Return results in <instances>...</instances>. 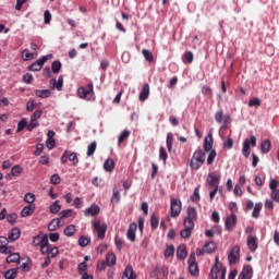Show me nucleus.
<instances>
[{
	"instance_id": "nucleus-1",
	"label": "nucleus",
	"mask_w": 279,
	"mask_h": 279,
	"mask_svg": "<svg viewBox=\"0 0 279 279\" xmlns=\"http://www.w3.org/2000/svg\"><path fill=\"white\" fill-rule=\"evenodd\" d=\"M204 162H206V153L203 149H196L190 161L191 169L197 171L202 169Z\"/></svg>"
},
{
	"instance_id": "nucleus-2",
	"label": "nucleus",
	"mask_w": 279,
	"mask_h": 279,
	"mask_svg": "<svg viewBox=\"0 0 279 279\" xmlns=\"http://www.w3.org/2000/svg\"><path fill=\"white\" fill-rule=\"evenodd\" d=\"M77 97L85 99L86 101H95V92L93 90V83L86 86L78 87Z\"/></svg>"
},
{
	"instance_id": "nucleus-3",
	"label": "nucleus",
	"mask_w": 279,
	"mask_h": 279,
	"mask_svg": "<svg viewBox=\"0 0 279 279\" xmlns=\"http://www.w3.org/2000/svg\"><path fill=\"white\" fill-rule=\"evenodd\" d=\"M209 277L211 279H226V268H223L221 262H219V256L216 257V263L211 267Z\"/></svg>"
},
{
	"instance_id": "nucleus-4",
	"label": "nucleus",
	"mask_w": 279,
	"mask_h": 279,
	"mask_svg": "<svg viewBox=\"0 0 279 279\" xmlns=\"http://www.w3.org/2000/svg\"><path fill=\"white\" fill-rule=\"evenodd\" d=\"M229 265H236L241 260V246L235 245L228 254Z\"/></svg>"
},
{
	"instance_id": "nucleus-5",
	"label": "nucleus",
	"mask_w": 279,
	"mask_h": 279,
	"mask_svg": "<svg viewBox=\"0 0 279 279\" xmlns=\"http://www.w3.org/2000/svg\"><path fill=\"white\" fill-rule=\"evenodd\" d=\"M51 58H53V54H47L41 57L40 59H38L37 61H35L33 64L28 66V71H34V72L43 71V66H45V63L47 62V60H51Z\"/></svg>"
},
{
	"instance_id": "nucleus-6",
	"label": "nucleus",
	"mask_w": 279,
	"mask_h": 279,
	"mask_svg": "<svg viewBox=\"0 0 279 279\" xmlns=\"http://www.w3.org/2000/svg\"><path fill=\"white\" fill-rule=\"evenodd\" d=\"M187 264H189V272L191 274V276H194V277L199 276V266L197 265V260L195 259V252L191 253Z\"/></svg>"
},
{
	"instance_id": "nucleus-7",
	"label": "nucleus",
	"mask_w": 279,
	"mask_h": 279,
	"mask_svg": "<svg viewBox=\"0 0 279 279\" xmlns=\"http://www.w3.org/2000/svg\"><path fill=\"white\" fill-rule=\"evenodd\" d=\"M170 210L171 217H180V213H182V201L178 198H171L170 201Z\"/></svg>"
},
{
	"instance_id": "nucleus-8",
	"label": "nucleus",
	"mask_w": 279,
	"mask_h": 279,
	"mask_svg": "<svg viewBox=\"0 0 279 279\" xmlns=\"http://www.w3.org/2000/svg\"><path fill=\"white\" fill-rule=\"evenodd\" d=\"M250 145H252V147H256V136L252 135L251 140L248 138L244 140L242 154L245 158H250V154L252 153Z\"/></svg>"
},
{
	"instance_id": "nucleus-9",
	"label": "nucleus",
	"mask_w": 279,
	"mask_h": 279,
	"mask_svg": "<svg viewBox=\"0 0 279 279\" xmlns=\"http://www.w3.org/2000/svg\"><path fill=\"white\" fill-rule=\"evenodd\" d=\"M236 221H238V218L235 214H231L230 216H228L225 221L226 230H228V232H232V230L236 228Z\"/></svg>"
},
{
	"instance_id": "nucleus-10",
	"label": "nucleus",
	"mask_w": 279,
	"mask_h": 279,
	"mask_svg": "<svg viewBox=\"0 0 279 279\" xmlns=\"http://www.w3.org/2000/svg\"><path fill=\"white\" fill-rule=\"evenodd\" d=\"M195 221H197V209L195 207H187V216L184 219V223H192L195 226Z\"/></svg>"
},
{
	"instance_id": "nucleus-11",
	"label": "nucleus",
	"mask_w": 279,
	"mask_h": 279,
	"mask_svg": "<svg viewBox=\"0 0 279 279\" xmlns=\"http://www.w3.org/2000/svg\"><path fill=\"white\" fill-rule=\"evenodd\" d=\"M184 229L181 230L180 234L182 239H190L191 234H193V229L195 228V225H192L190 222H183Z\"/></svg>"
},
{
	"instance_id": "nucleus-12",
	"label": "nucleus",
	"mask_w": 279,
	"mask_h": 279,
	"mask_svg": "<svg viewBox=\"0 0 279 279\" xmlns=\"http://www.w3.org/2000/svg\"><path fill=\"white\" fill-rule=\"evenodd\" d=\"M138 229V225L136 222H132L129 226L128 232H126V239L131 241V243H134L136 241V230Z\"/></svg>"
},
{
	"instance_id": "nucleus-13",
	"label": "nucleus",
	"mask_w": 279,
	"mask_h": 279,
	"mask_svg": "<svg viewBox=\"0 0 279 279\" xmlns=\"http://www.w3.org/2000/svg\"><path fill=\"white\" fill-rule=\"evenodd\" d=\"M94 230L98 234V239H105L106 236V225H101L99 220L93 222Z\"/></svg>"
},
{
	"instance_id": "nucleus-14",
	"label": "nucleus",
	"mask_w": 279,
	"mask_h": 279,
	"mask_svg": "<svg viewBox=\"0 0 279 279\" xmlns=\"http://www.w3.org/2000/svg\"><path fill=\"white\" fill-rule=\"evenodd\" d=\"M101 213V208H99L98 205L93 204L90 207L86 208L84 210V216L85 217H97Z\"/></svg>"
},
{
	"instance_id": "nucleus-15",
	"label": "nucleus",
	"mask_w": 279,
	"mask_h": 279,
	"mask_svg": "<svg viewBox=\"0 0 279 279\" xmlns=\"http://www.w3.org/2000/svg\"><path fill=\"white\" fill-rule=\"evenodd\" d=\"M221 178L215 173H209L207 178V183L211 189H219V182Z\"/></svg>"
},
{
	"instance_id": "nucleus-16",
	"label": "nucleus",
	"mask_w": 279,
	"mask_h": 279,
	"mask_svg": "<svg viewBox=\"0 0 279 279\" xmlns=\"http://www.w3.org/2000/svg\"><path fill=\"white\" fill-rule=\"evenodd\" d=\"M253 274H254V270L252 269V266L246 265L243 267L238 279H252Z\"/></svg>"
},
{
	"instance_id": "nucleus-17",
	"label": "nucleus",
	"mask_w": 279,
	"mask_h": 279,
	"mask_svg": "<svg viewBox=\"0 0 279 279\" xmlns=\"http://www.w3.org/2000/svg\"><path fill=\"white\" fill-rule=\"evenodd\" d=\"M119 202H121V191L119 190V187L117 185H114L112 196L110 199V204H111V206H114L116 204H119Z\"/></svg>"
},
{
	"instance_id": "nucleus-18",
	"label": "nucleus",
	"mask_w": 279,
	"mask_h": 279,
	"mask_svg": "<svg viewBox=\"0 0 279 279\" xmlns=\"http://www.w3.org/2000/svg\"><path fill=\"white\" fill-rule=\"evenodd\" d=\"M247 247L251 252H256V250H258V238L248 235Z\"/></svg>"
},
{
	"instance_id": "nucleus-19",
	"label": "nucleus",
	"mask_w": 279,
	"mask_h": 279,
	"mask_svg": "<svg viewBox=\"0 0 279 279\" xmlns=\"http://www.w3.org/2000/svg\"><path fill=\"white\" fill-rule=\"evenodd\" d=\"M49 240V235L45 234V235H36L33 239V245L35 247H38V245H45L47 243V241Z\"/></svg>"
},
{
	"instance_id": "nucleus-20",
	"label": "nucleus",
	"mask_w": 279,
	"mask_h": 279,
	"mask_svg": "<svg viewBox=\"0 0 279 279\" xmlns=\"http://www.w3.org/2000/svg\"><path fill=\"white\" fill-rule=\"evenodd\" d=\"M58 228H62V220L60 218H54L48 225L49 232H56Z\"/></svg>"
},
{
	"instance_id": "nucleus-21",
	"label": "nucleus",
	"mask_w": 279,
	"mask_h": 279,
	"mask_svg": "<svg viewBox=\"0 0 279 279\" xmlns=\"http://www.w3.org/2000/svg\"><path fill=\"white\" fill-rule=\"evenodd\" d=\"M8 243L10 240L5 236H0V254H10V248H8Z\"/></svg>"
},
{
	"instance_id": "nucleus-22",
	"label": "nucleus",
	"mask_w": 279,
	"mask_h": 279,
	"mask_svg": "<svg viewBox=\"0 0 279 279\" xmlns=\"http://www.w3.org/2000/svg\"><path fill=\"white\" fill-rule=\"evenodd\" d=\"M148 98H149V83H145L140 93V101H147Z\"/></svg>"
},
{
	"instance_id": "nucleus-23",
	"label": "nucleus",
	"mask_w": 279,
	"mask_h": 279,
	"mask_svg": "<svg viewBox=\"0 0 279 279\" xmlns=\"http://www.w3.org/2000/svg\"><path fill=\"white\" fill-rule=\"evenodd\" d=\"M51 88H57L58 90H62V86H64V77L59 76L58 81L52 78L50 81Z\"/></svg>"
},
{
	"instance_id": "nucleus-24",
	"label": "nucleus",
	"mask_w": 279,
	"mask_h": 279,
	"mask_svg": "<svg viewBox=\"0 0 279 279\" xmlns=\"http://www.w3.org/2000/svg\"><path fill=\"white\" fill-rule=\"evenodd\" d=\"M36 210V205H27L21 211V217H32Z\"/></svg>"
},
{
	"instance_id": "nucleus-25",
	"label": "nucleus",
	"mask_w": 279,
	"mask_h": 279,
	"mask_svg": "<svg viewBox=\"0 0 279 279\" xmlns=\"http://www.w3.org/2000/svg\"><path fill=\"white\" fill-rule=\"evenodd\" d=\"M122 279H136V272H134L132 266H126Z\"/></svg>"
},
{
	"instance_id": "nucleus-26",
	"label": "nucleus",
	"mask_w": 279,
	"mask_h": 279,
	"mask_svg": "<svg viewBox=\"0 0 279 279\" xmlns=\"http://www.w3.org/2000/svg\"><path fill=\"white\" fill-rule=\"evenodd\" d=\"M21 238V229L19 228H13L10 233H9V241L14 242L17 241V239Z\"/></svg>"
},
{
	"instance_id": "nucleus-27",
	"label": "nucleus",
	"mask_w": 279,
	"mask_h": 279,
	"mask_svg": "<svg viewBox=\"0 0 279 279\" xmlns=\"http://www.w3.org/2000/svg\"><path fill=\"white\" fill-rule=\"evenodd\" d=\"M205 151H213V134H208L204 142Z\"/></svg>"
},
{
	"instance_id": "nucleus-28",
	"label": "nucleus",
	"mask_w": 279,
	"mask_h": 279,
	"mask_svg": "<svg viewBox=\"0 0 279 279\" xmlns=\"http://www.w3.org/2000/svg\"><path fill=\"white\" fill-rule=\"evenodd\" d=\"M35 95H36V97H39L40 99H47V97H51V90H49V89H36Z\"/></svg>"
},
{
	"instance_id": "nucleus-29",
	"label": "nucleus",
	"mask_w": 279,
	"mask_h": 279,
	"mask_svg": "<svg viewBox=\"0 0 279 279\" xmlns=\"http://www.w3.org/2000/svg\"><path fill=\"white\" fill-rule=\"evenodd\" d=\"M21 173H23V168H21V166H14L12 169H11V173L8 174L5 177L7 180H10V175H13L14 178H19V175H21Z\"/></svg>"
},
{
	"instance_id": "nucleus-30",
	"label": "nucleus",
	"mask_w": 279,
	"mask_h": 279,
	"mask_svg": "<svg viewBox=\"0 0 279 279\" xmlns=\"http://www.w3.org/2000/svg\"><path fill=\"white\" fill-rule=\"evenodd\" d=\"M106 265L107 267H113V265H117V255L114 253H109L107 255Z\"/></svg>"
},
{
	"instance_id": "nucleus-31",
	"label": "nucleus",
	"mask_w": 279,
	"mask_h": 279,
	"mask_svg": "<svg viewBox=\"0 0 279 279\" xmlns=\"http://www.w3.org/2000/svg\"><path fill=\"white\" fill-rule=\"evenodd\" d=\"M215 250H217V244H215V242H207L204 244L205 254H213Z\"/></svg>"
},
{
	"instance_id": "nucleus-32",
	"label": "nucleus",
	"mask_w": 279,
	"mask_h": 279,
	"mask_svg": "<svg viewBox=\"0 0 279 279\" xmlns=\"http://www.w3.org/2000/svg\"><path fill=\"white\" fill-rule=\"evenodd\" d=\"M270 150H271V141L265 140L262 143L260 151H262V154H269Z\"/></svg>"
},
{
	"instance_id": "nucleus-33",
	"label": "nucleus",
	"mask_w": 279,
	"mask_h": 279,
	"mask_svg": "<svg viewBox=\"0 0 279 279\" xmlns=\"http://www.w3.org/2000/svg\"><path fill=\"white\" fill-rule=\"evenodd\" d=\"M68 159L74 167H77L80 165V158H77V153H71L68 150Z\"/></svg>"
},
{
	"instance_id": "nucleus-34",
	"label": "nucleus",
	"mask_w": 279,
	"mask_h": 279,
	"mask_svg": "<svg viewBox=\"0 0 279 279\" xmlns=\"http://www.w3.org/2000/svg\"><path fill=\"white\" fill-rule=\"evenodd\" d=\"M186 246H179L177 250V258L184 260L186 258Z\"/></svg>"
},
{
	"instance_id": "nucleus-35",
	"label": "nucleus",
	"mask_w": 279,
	"mask_h": 279,
	"mask_svg": "<svg viewBox=\"0 0 279 279\" xmlns=\"http://www.w3.org/2000/svg\"><path fill=\"white\" fill-rule=\"evenodd\" d=\"M260 210H263V203L255 204L253 213H252V217L254 219H258V217H260Z\"/></svg>"
},
{
	"instance_id": "nucleus-36",
	"label": "nucleus",
	"mask_w": 279,
	"mask_h": 279,
	"mask_svg": "<svg viewBox=\"0 0 279 279\" xmlns=\"http://www.w3.org/2000/svg\"><path fill=\"white\" fill-rule=\"evenodd\" d=\"M24 202L28 204V206H35L34 203L36 202V195H34V193H26Z\"/></svg>"
},
{
	"instance_id": "nucleus-37",
	"label": "nucleus",
	"mask_w": 279,
	"mask_h": 279,
	"mask_svg": "<svg viewBox=\"0 0 279 279\" xmlns=\"http://www.w3.org/2000/svg\"><path fill=\"white\" fill-rule=\"evenodd\" d=\"M194 56L192 51H186L183 54V62L184 64H193Z\"/></svg>"
},
{
	"instance_id": "nucleus-38",
	"label": "nucleus",
	"mask_w": 279,
	"mask_h": 279,
	"mask_svg": "<svg viewBox=\"0 0 279 279\" xmlns=\"http://www.w3.org/2000/svg\"><path fill=\"white\" fill-rule=\"evenodd\" d=\"M62 70V63L60 61H53L51 64V71L54 73V75H58L60 71Z\"/></svg>"
},
{
	"instance_id": "nucleus-39",
	"label": "nucleus",
	"mask_w": 279,
	"mask_h": 279,
	"mask_svg": "<svg viewBox=\"0 0 279 279\" xmlns=\"http://www.w3.org/2000/svg\"><path fill=\"white\" fill-rule=\"evenodd\" d=\"M21 255L19 253H12L7 257V263H19Z\"/></svg>"
},
{
	"instance_id": "nucleus-40",
	"label": "nucleus",
	"mask_w": 279,
	"mask_h": 279,
	"mask_svg": "<svg viewBox=\"0 0 279 279\" xmlns=\"http://www.w3.org/2000/svg\"><path fill=\"white\" fill-rule=\"evenodd\" d=\"M60 210H62V206H60L59 201H56L52 205H50V213H52V215L60 213Z\"/></svg>"
},
{
	"instance_id": "nucleus-41",
	"label": "nucleus",
	"mask_w": 279,
	"mask_h": 279,
	"mask_svg": "<svg viewBox=\"0 0 279 279\" xmlns=\"http://www.w3.org/2000/svg\"><path fill=\"white\" fill-rule=\"evenodd\" d=\"M130 130H124L118 138L119 145H121V143H123L124 141H128V138H130Z\"/></svg>"
},
{
	"instance_id": "nucleus-42",
	"label": "nucleus",
	"mask_w": 279,
	"mask_h": 279,
	"mask_svg": "<svg viewBox=\"0 0 279 279\" xmlns=\"http://www.w3.org/2000/svg\"><path fill=\"white\" fill-rule=\"evenodd\" d=\"M22 58L25 62L28 60H34V52H31L28 49L22 51Z\"/></svg>"
},
{
	"instance_id": "nucleus-43",
	"label": "nucleus",
	"mask_w": 279,
	"mask_h": 279,
	"mask_svg": "<svg viewBox=\"0 0 279 279\" xmlns=\"http://www.w3.org/2000/svg\"><path fill=\"white\" fill-rule=\"evenodd\" d=\"M114 167H116L114 160H112L110 158L106 160V171H107V173H112V171H114Z\"/></svg>"
},
{
	"instance_id": "nucleus-44",
	"label": "nucleus",
	"mask_w": 279,
	"mask_h": 279,
	"mask_svg": "<svg viewBox=\"0 0 279 279\" xmlns=\"http://www.w3.org/2000/svg\"><path fill=\"white\" fill-rule=\"evenodd\" d=\"M63 233L65 236H73V234H75V225H69L65 227Z\"/></svg>"
},
{
	"instance_id": "nucleus-45",
	"label": "nucleus",
	"mask_w": 279,
	"mask_h": 279,
	"mask_svg": "<svg viewBox=\"0 0 279 279\" xmlns=\"http://www.w3.org/2000/svg\"><path fill=\"white\" fill-rule=\"evenodd\" d=\"M142 54L144 56L146 62H154V54L151 53V51L143 49Z\"/></svg>"
},
{
	"instance_id": "nucleus-46",
	"label": "nucleus",
	"mask_w": 279,
	"mask_h": 279,
	"mask_svg": "<svg viewBox=\"0 0 279 279\" xmlns=\"http://www.w3.org/2000/svg\"><path fill=\"white\" fill-rule=\"evenodd\" d=\"M166 145H167L168 151H171V149L173 148V133H168Z\"/></svg>"
},
{
	"instance_id": "nucleus-47",
	"label": "nucleus",
	"mask_w": 279,
	"mask_h": 279,
	"mask_svg": "<svg viewBox=\"0 0 279 279\" xmlns=\"http://www.w3.org/2000/svg\"><path fill=\"white\" fill-rule=\"evenodd\" d=\"M173 254H175V247H173V245L167 246L163 253L165 258H169L173 256Z\"/></svg>"
},
{
	"instance_id": "nucleus-48",
	"label": "nucleus",
	"mask_w": 279,
	"mask_h": 279,
	"mask_svg": "<svg viewBox=\"0 0 279 279\" xmlns=\"http://www.w3.org/2000/svg\"><path fill=\"white\" fill-rule=\"evenodd\" d=\"M159 158L163 161V165H167V158H169V155L167 154V149L162 146L159 149Z\"/></svg>"
},
{
	"instance_id": "nucleus-49",
	"label": "nucleus",
	"mask_w": 279,
	"mask_h": 279,
	"mask_svg": "<svg viewBox=\"0 0 279 279\" xmlns=\"http://www.w3.org/2000/svg\"><path fill=\"white\" fill-rule=\"evenodd\" d=\"M16 276H19V272L16 271V269H10L4 274V278L5 279H15Z\"/></svg>"
},
{
	"instance_id": "nucleus-50",
	"label": "nucleus",
	"mask_w": 279,
	"mask_h": 279,
	"mask_svg": "<svg viewBox=\"0 0 279 279\" xmlns=\"http://www.w3.org/2000/svg\"><path fill=\"white\" fill-rule=\"evenodd\" d=\"M97 150V142H93L87 146V156H93Z\"/></svg>"
},
{
	"instance_id": "nucleus-51",
	"label": "nucleus",
	"mask_w": 279,
	"mask_h": 279,
	"mask_svg": "<svg viewBox=\"0 0 279 279\" xmlns=\"http://www.w3.org/2000/svg\"><path fill=\"white\" fill-rule=\"evenodd\" d=\"M38 125H40V123H38L37 120H34L31 118V122L27 125L28 132H34V130H36V128H38Z\"/></svg>"
},
{
	"instance_id": "nucleus-52",
	"label": "nucleus",
	"mask_w": 279,
	"mask_h": 279,
	"mask_svg": "<svg viewBox=\"0 0 279 279\" xmlns=\"http://www.w3.org/2000/svg\"><path fill=\"white\" fill-rule=\"evenodd\" d=\"M27 119L23 118L19 123H17V130L16 132H23V130L26 128L27 129Z\"/></svg>"
},
{
	"instance_id": "nucleus-53",
	"label": "nucleus",
	"mask_w": 279,
	"mask_h": 279,
	"mask_svg": "<svg viewBox=\"0 0 279 279\" xmlns=\"http://www.w3.org/2000/svg\"><path fill=\"white\" fill-rule=\"evenodd\" d=\"M86 269H88V264H86V262H82L78 264L77 271L80 276H82V274H86Z\"/></svg>"
},
{
	"instance_id": "nucleus-54",
	"label": "nucleus",
	"mask_w": 279,
	"mask_h": 279,
	"mask_svg": "<svg viewBox=\"0 0 279 279\" xmlns=\"http://www.w3.org/2000/svg\"><path fill=\"white\" fill-rule=\"evenodd\" d=\"M158 223H160V220L156 217V214H153L150 218V226L153 230H156L158 228Z\"/></svg>"
},
{
	"instance_id": "nucleus-55",
	"label": "nucleus",
	"mask_w": 279,
	"mask_h": 279,
	"mask_svg": "<svg viewBox=\"0 0 279 279\" xmlns=\"http://www.w3.org/2000/svg\"><path fill=\"white\" fill-rule=\"evenodd\" d=\"M16 219H19V215L16 214H9L7 216L8 223H11V226H14L16 223Z\"/></svg>"
},
{
	"instance_id": "nucleus-56",
	"label": "nucleus",
	"mask_w": 279,
	"mask_h": 279,
	"mask_svg": "<svg viewBox=\"0 0 279 279\" xmlns=\"http://www.w3.org/2000/svg\"><path fill=\"white\" fill-rule=\"evenodd\" d=\"M60 219H69V217H71V215H73V209H65L60 211Z\"/></svg>"
},
{
	"instance_id": "nucleus-57",
	"label": "nucleus",
	"mask_w": 279,
	"mask_h": 279,
	"mask_svg": "<svg viewBox=\"0 0 279 279\" xmlns=\"http://www.w3.org/2000/svg\"><path fill=\"white\" fill-rule=\"evenodd\" d=\"M209 155L207 157V165H213L215 162V158H217V151L215 150H209Z\"/></svg>"
},
{
	"instance_id": "nucleus-58",
	"label": "nucleus",
	"mask_w": 279,
	"mask_h": 279,
	"mask_svg": "<svg viewBox=\"0 0 279 279\" xmlns=\"http://www.w3.org/2000/svg\"><path fill=\"white\" fill-rule=\"evenodd\" d=\"M191 199H192V202H199V199H201V196H199V186H196V187L194 189V193H193V195L191 196Z\"/></svg>"
},
{
	"instance_id": "nucleus-59",
	"label": "nucleus",
	"mask_w": 279,
	"mask_h": 279,
	"mask_svg": "<svg viewBox=\"0 0 279 279\" xmlns=\"http://www.w3.org/2000/svg\"><path fill=\"white\" fill-rule=\"evenodd\" d=\"M259 106H260V100L258 98H253L248 101L250 108H259Z\"/></svg>"
},
{
	"instance_id": "nucleus-60",
	"label": "nucleus",
	"mask_w": 279,
	"mask_h": 279,
	"mask_svg": "<svg viewBox=\"0 0 279 279\" xmlns=\"http://www.w3.org/2000/svg\"><path fill=\"white\" fill-rule=\"evenodd\" d=\"M89 243H90V239L86 236H81L78 239V245H81V247H86V245H88Z\"/></svg>"
},
{
	"instance_id": "nucleus-61",
	"label": "nucleus",
	"mask_w": 279,
	"mask_h": 279,
	"mask_svg": "<svg viewBox=\"0 0 279 279\" xmlns=\"http://www.w3.org/2000/svg\"><path fill=\"white\" fill-rule=\"evenodd\" d=\"M49 251H50V248H49V240H46V244H43L40 246V253L41 254H47V256H48L49 255Z\"/></svg>"
},
{
	"instance_id": "nucleus-62",
	"label": "nucleus",
	"mask_w": 279,
	"mask_h": 279,
	"mask_svg": "<svg viewBox=\"0 0 279 279\" xmlns=\"http://www.w3.org/2000/svg\"><path fill=\"white\" fill-rule=\"evenodd\" d=\"M38 106L34 100H28L26 104V110L27 112H34V108Z\"/></svg>"
},
{
	"instance_id": "nucleus-63",
	"label": "nucleus",
	"mask_w": 279,
	"mask_h": 279,
	"mask_svg": "<svg viewBox=\"0 0 279 279\" xmlns=\"http://www.w3.org/2000/svg\"><path fill=\"white\" fill-rule=\"evenodd\" d=\"M51 184L58 185L60 182H62V179L60 178V174H52L50 178Z\"/></svg>"
},
{
	"instance_id": "nucleus-64",
	"label": "nucleus",
	"mask_w": 279,
	"mask_h": 279,
	"mask_svg": "<svg viewBox=\"0 0 279 279\" xmlns=\"http://www.w3.org/2000/svg\"><path fill=\"white\" fill-rule=\"evenodd\" d=\"M58 252H59L58 247L54 246L50 248L47 256L50 258H56L58 256Z\"/></svg>"
}]
</instances>
